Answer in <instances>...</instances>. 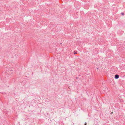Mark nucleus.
I'll list each match as a JSON object with an SVG mask.
<instances>
[{
    "mask_svg": "<svg viewBox=\"0 0 125 125\" xmlns=\"http://www.w3.org/2000/svg\"><path fill=\"white\" fill-rule=\"evenodd\" d=\"M119 78V76L118 74H116L115 75V78L116 79H117Z\"/></svg>",
    "mask_w": 125,
    "mask_h": 125,
    "instance_id": "f257e3e1",
    "label": "nucleus"
},
{
    "mask_svg": "<svg viewBox=\"0 0 125 125\" xmlns=\"http://www.w3.org/2000/svg\"><path fill=\"white\" fill-rule=\"evenodd\" d=\"M121 14L122 15H124V13H123L122 12V13H121Z\"/></svg>",
    "mask_w": 125,
    "mask_h": 125,
    "instance_id": "f03ea898",
    "label": "nucleus"
},
{
    "mask_svg": "<svg viewBox=\"0 0 125 125\" xmlns=\"http://www.w3.org/2000/svg\"><path fill=\"white\" fill-rule=\"evenodd\" d=\"M74 54H75L77 53L76 52H74Z\"/></svg>",
    "mask_w": 125,
    "mask_h": 125,
    "instance_id": "7ed1b4c3",
    "label": "nucleus"
},
{
    "mask_svg": "<svg viewBox=\"0 0 125 125\" xmlns=\"http://www.w3.org/2000/svg\"><path fill=\"white\" fill-rule=\"evenodd\" d=\"M86 124H87L86 123H85V124H84V125H86Z\"/></svg>",
    "mask_w": 125,
    "mask_h": 125,
    "instance_id": "20e7f679",
    "label": "nucleus"
}]
</instances>
